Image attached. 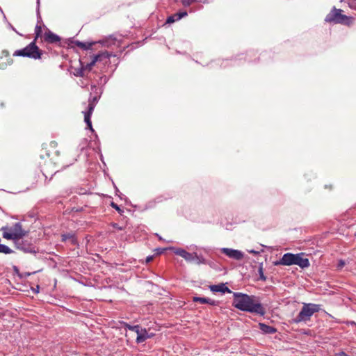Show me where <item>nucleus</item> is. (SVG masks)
<instances>
[{"label": "nucleus", "instance_id": "4468645a", "mask_svg": "<svg viewBox=\"0 0 356 356\" xmlns=\"http://www.w3.org/2000/svg\"><path fill=\"white\" fill-rule=\"evenodd\" d=\"M259 327L264 334H275L277 332L275 327L268 325L264 323H259Z\"/></svg>", "mask_w": 356, "mask_h": 356}, {"label": "nucleus", "instance_id": "f3484780", "mask_svg": "<svg viewBox=\"0 0 356 356\" xmlns=\"http://www.w3.org/2000/svg\"><path fill=\"white\" fill-rule=\"evenodd\" d=\"M95 43V42H83L77 41L76 45H77V47H79L83 49L88 50V49H91L92 45Z\"/></svg>", "mask_w": 356, "mask_h": 356}, {"label": "nucleus", "instance_id": "6e6552de", "mask_svg": "<svg viewBox=\"0 0 356 356\" xmlns=\"http://www.w3.org/2000/svg\"><path fill=\"white\" fill-rule=\"evenodd\" d=\"M16 248L26 253H35V248L32 244L27 243L26 241H24L22 238L18 239L14 242Z\"/></svg>", "mask_w": 356, "mask_h": 356}, {"label": "nucleus", "instance_id": "ea45409f", "mask_svg": "<svg viewBox=\"0 0 356 356\" xmlns=\"http://www.w3.org/2000/svg\"><path fill=\"white\" fill-rule=\"evenodd\" d=\"M159 240H162V238L161 236H159Z\"/></svg>", "mask_w": 356, "mask_h": 356}, {"label": "nucleus", "instance_id": "dca6fc26", "mask_svg": "<svg viewBox=\"0 0 356 356\" xmlns=\"http://www.w3.org/2000/svg\"><path fill=\"white\" fill-rule=\"evenodd\" d=\"M150 336L148 334L146 329H141L139 332L137 334L136 342L138 343H143Z\"/></svg>", "mask_w": 356, "mask_h": 356}, {"label": "nucleus", "instance_id": "cd10ccee", "mask_svg": "<svg viewBox=\"0 0 356 356\" xmlns=\"http://www.w3.org/2000/svg\"><path fill=\"white\" fill-rule=\"evenodd\" d=\"M346 263L343 260H339L337 264V269L341 270L345 266Z\"/></svg>", "mask_w": 356, "mask_h": 356}, {"label": "nucleus", "instance_id": "473e14b6", "mask_svg": "<svg viewBox=\"0 0 356 356\" xmlns=\"http://www.w3.org/2000/svg\"><path fill=\"white\" fill-rule=\"evenodd\" d=\"M112 226H113L114 228L118 229H119V230H122V229H123V228H122V227H120V226L118 225V224H117V223H113V224H112Z\"/></svg>", "mask_w": 356, "mask_h": 356}, {"label": "nucleus", "instance_id": "f03ea898", "mask_svg": "<svg viewBox=\"0 0 356 356\" xmlns=\"http://www.w3.org/2000/svg\"><path fill=\"white\" fill-rule=\"evenodd\" d=\"M275 265H297L301 268H306L309 266L310 263L307 258L303 257V253H285Z\"/></svg>", "mask_w": 356, "mask_h": 356}, {"label": "nucleus", "instance_id": "aec40b11", "mask_svg": "<svg viewBox=\"0 0 356 356\" xmlns=\"http://www.w3.org/2000/svg\"><path fill=\"white\" fill-rule=\"evenodd\" d=\"M177 16H178V13L171 15V16H169L168 18H167V20H166V22L168 23V24H171V23H173L176 21H178L180 19H178L177 18Z\"/></svg>", "mask_w": 356, "mask_h": 356}, {"label": "nucleus", "instance_id": "6ab92c4d", "mask_svg": "<svg viewBox=\"0 0 356 356\" xmlns=\"http://www.w3.org/2000/svg\"><path fill=\"white\" fill-rule=\"evenodd\" d=\"M177 16H178V13L171 15V16H169L168 18H167V20H166V22L168 23V24H171V23H173L176 21H178L180 19H178L177 18Z\"/></svg>", "mask_w": 356, "mask_h": 356}, {"label": "nucleus", "instance_id": "c9c22d12", "mask_svg": "<svg viewBox=\"0 0 356 356\" xmlns=\"http://www.w3.org/2000/svg\"><path fill=\"white\" fill-rule=\"evenodd\" d=\"M133 326L134 325H130L126 324V327L128 328L129 330H131V331L133 330Z\"/></svg>", "mask_w": 356, "mask_h": 356}, {"label": "nucleus", "instance_id": "412c9836", "mask_svg": "<svg viewBox=\"0 0 356 356\" xmlns=\"http://www.w3.org/2000/svg\"><path fill=\"white\" fill-rule=\"evenodd\" d=\"M177 16H178V13L171 15V16H169L168 18H167V20H166V22L168 23V24H171V23H173L176 21H178L180 19H178L177 18Z\"/></svg>", "mask_w": 356, "mask_h": 356}, {"label": "nucleus", "instance_id": "f704fd0d", "mask_svg": "<svg viewBox=\"0 0 356 356\" xmlns=\"http://www.w3.org/2000/svg\"><path fill=\"white\" fill-rule=\"evenodd\" d=\"M103 45L105 46V47H109V44H108V40H105V41H103Z\"/></svg>", "mask_w": 356, "mask_h": 356}, {"label": "nucleus", "instance_id": "0eeeda50", "mask_svg": "<svg viewBox=\"0 0 356 356\" xmlns=\"http://www.w3.org/2000/svg\"><path fill=\"white\" fill-rule=\"evenodd\" d=\"M1 229L10 231L14 237V242L18 239L22 238L24 236L26 235V232L22 229L20 222H16L13 227L10 228L2 227Z\"/></svg>", "mask_w": 356, "mask_h": 356}, {"label": "nucleus", "instance_id": "4be33fe9", "mask_svg": "<svg viewBox=\"0 0 356 356\" xmlns=\"http://www.w3.org/2000/svg\"><path fill=\"white\" fill-rule=\"evenodd\" d=\"M86 70H88V68H86V65L85 67H82L81 68L76 70V72H74V75L76 76H83L84 71Z\"/></svg>", "mask_w": 356, "mask_h": 356}, {"label": "nucleus", "instance_id": "7ed1b4c3", "mask_svg": "<svg viewBox=\"0 0 356 356\" xmlns=\"http://www.w3.org/2000/svg\"><path fill=\"white\" fill-rule=\"evenodd\" d=\"M321 305L314 303H305L297 316L293 319V322L299 323L301 322H307L310 321L311 317L314 313L319 312Z\"/></svg>", "mask_w": 356, "mask_h": 356}, {"label": "nucleus", "instance_id": "20e7f679", "mask_svg": "<svg viewBox=\"0 0 356 356\" xmlns=\"http://www.w3.org/2000/svg\"><path fill=\"white\" fill-rule=\"evenodd\" d=\"M42 54V50L35 44V40L31 42L26 47L15 51L13 53L14 56L28 57L33 59H40Z\"/></svg>", "mask_w": 356, "mask_h": 356}, {"label": "nucleus", "instance_id": "2f4dec72", "mask_svg": "<svg viewBox=\"0 0 356 356\" xmlns=\"http://www.w3.org/2000/svg\"><path fill=\"white\" fill-rule=\"evenodd\" d=\"M142 328L138 325H134L133 326V330L132 331L135 332L136 334H138L139 332V331L141 330Z\"/></svg>", "mask_w": 356, "mask_h": 356}, {"label": "nucleus", "instance_id": "ddd939ff", "mask_svg": "<svg viewBox=\"0 0 356 356\" xmlns=\"http://www.w3.org/2000/svg\"><path fill=\"white\" fill-rule=\"evenodd\" d=\"M175 253L181 257H183L185 260L188 261H193V254L194 253H190L187 251H186L184 249H177L175 251Z\"/></svg>", "mask_w": 356, "mask_h": 356}, {"label": "nucleus", "instance_id": "4c0bfd02", "mask_svg": "<svg viewBox=\"0 0 356 356\" xmlns=\"http://www.w3.org/2000/svg\"><path fill=\"white\" fill-rule=\"evenodd\" d=\"M11 26L12 30L15 31L17 33L19 34L13 26Z\"/></svg>", "mask_w": 356, "mask_h": 356}, {"label": "nucleus", "instance_id": "c85d7f7f", "mask_svg": "<svg viewBox=\"0 0 356 356\" xmlns=\"http://www.w3.org/2000/svg\"><path fill=\"white\" fill-rule=\"evenodd\" d=\"M187 15L188 13L186 11L179 12L177 18L181 19L182 17L187 16Z\"/></svg>", "mask_w": 356, "mask_h": 356}, {"label": "nucleus", "instance_id": "423d86ee", "mask_svg": "<svg viewBox=\"0 0 356 356\" xmlns=\"http://www.w3.org/2000/svg\"><path fill=\"white\" fill-rule=\"evenodd\" d=\"M341 9L334 8L327 15L325 20L327 22L344 23L348 17L341 14Z\"/></svg>", "mask_w": 356, "mask_h": 356}, {"label": "nucleus", "instance_id": "9d476101", "mask_svg": "<svg viewBox=\"0 0 356 356\" xmlns=\"http://www.w3.org/2000/svg\"><path fill=\"white\" fill-rule=\"evenodd\" d=\"M209 289L213 293H216V292H221L222 293H232V291L224 283H221L219 284L211 285L209 286Z\"/></svg>", "mask_w": 356, "mask_h": 356}, {"label": "nucleus", "instance_id": "5701e85b", "mask_svg": "<svg viewBox=\"0 0 356 356\" xmlns=\"http://www.w3.org/2000/svg\"><path fill=\"white\" fill-rule=\"evenodd\" d=\"M98 99H99V97L95 96V97H93L92 98H90L89 99V102H88V110H89L90 108V106H91V104L93 105L94 108L96 106V104L97 102H98Z\"/></svg>", "mask_w": 356, "mask_h": 356}, {"label": "nucleus", "instance_id": "7c9ffc66", "mask_svg": "<svg viewBox=\"0 0 356 356\" xmlns=\"http://www.w3.org/2000/svg\"><path fill=\"white\" fill-rule=\"evenodd\" d=\"M71 243V244L72 245H78V241L76 238V237L74 236V235L72 236V238H71L70 240H69Z\"/></svg>", "mask_w": 356, "mask_h": 356}, {"label": "nucleus", "instance_id": "a878e982", "mask_svg": "<svg viewBox=\"0 0 356 356\" xmlns=\"http://www.w3.org/2000/svg\"><path fill=\"white\" fill-rule=\"evenodd\" d=\"M74 234H70V233H67V234H62L61 237H62V241L63 242H65L67 241H69L71 238H72V236Z\"/></svg>", "mask_w": 356, "mask_h": 356}, {"label": "nucleus", "instance_id": "f257e3e1", "mask_svg": "<svg viewBox=\"0 0 356 356\" xmlns=\"http://www.w3.org/2000/svg\"><path fill=\"white\" fill-rule=\"evenodd\" d=\"M232 305L243 312L264 316L266 309L259 298L245 293L234 292Z\"/></svg>", "mask_w": 356, "mask_h": 356}, {"label": "nucleus", "instance_id": "c756f323", "mask_svg": "<svg viewBox=\"0 0 356 356\" xmlns=\"http://www.w3.org/2000/svg\"><path fill=\"white\" fill-rule=\"evenodd\" d=\"M111 206L113 209H116L119 213H122V211L120 209V208L119 207V206L117 204H115L114 202H111Z\"/></svg>", "mask_w": 356, "mask_h": 356}, {"label": "nucleus", "instance_id": "72a5a7b5", "mask_svg": "<svg viewBox=\"0 0 356 356\" xmlns=\"http://www.w3.org/2000/svg\"><path fill=\"white\" fill-rule=\"evenodd\" d=\"M153 259V256H148L146 258V263L150 262Z\"/></svg>", "mask_w": 356, "mask_h": 356}, {"label": "nucleus", "instance_id": "39448f33", "mask_svg": "<svg viewBox=\"0 0 356 356\" xmlns=\"http://www.w3.org/2000/svg\"><path fill=\"white\" fill-rule=\"evenodd\" d=\"M115 54L109 53L107 51H101L98 54L95 55L92 57V60L90 63L86 64V68H88V71H90L92 67L98 62H103L104 64H106L109 58L111 56H115Z\"/></svg>", "mask_w": 356, "mask_h": 356}, {"label": "nucleus", "instance_id": "b1692460", "mask_svg": "<svg viewBox=\"0 0 356 356\" xmlns=\"http://www.w3.org/2000/svg\"><path fill=\"white\" fill-rule=\"evenodd\" d=\"M3 237L4 238L14 241V237L10 231H8V230H3Z\"/></svg>", "mask_w": 356, "mask_h": 356}, {"label": "nucleus", "instance_id": "58836bf2", "mask_svg": "<svg viewBox=\"0 0 356 356\" xmlns=\"http://www.w3.org/2000/svg\"><path fill=\"white\" fill-rule=\"evenodd\" d=\"M183 4H184V5H189L190 2L183 1Z\"/></svg>", "mask_w": 356, "mask_h": 356}, {"label": "nucleus", "instance_id": "393cba45", "mask_svg": "<svg viewBox=\"0 0 356 356\" xmlns=\"http://www.w3.org/2000/svg\"><path fill=\"white\" fill-rule=\"evenodd\" d=\"M41 33H42V28L40 25L37 24L35 28V37L34 39L35 41L38 39V37H40L41 35Z\"/></svg>", "mask_w": 356, "mask_h": 356}, {"label": "nucleus", "instance_id": "1a4fd4ad", "mask_svg": "<svg viewBox=\"0 0 356 356\" xmlns=\"http://www.w3.org/2000/svg\"><path fill=\"white\" fill-rule=\"evenodd\" d=\"M220 251L228 257L236 260H241L244 256L241 251L232 248H223Z\"/></svg>", "mask_w": 356, "mask_h": 356}, {"label": "nucleus", "instance_id": "e433bc0d", "mask_svg": "<svg viewBox=\"0 0 356 356\" xmlns=\"http://www.w3.org/2000/svg\"><path fill=\"white\" fill-rule=\"evenodd\" d=\"M2 54H5L6 56H8V52L7 51H2Z\"/></svg>", "mask_w": 356, "mask_h": 356}, {"label": "nucleus", "instance_id": "9b49d317", "mask_svg": "<svg viewBox=\"0 0 356 356\" xmlns=\"http://www.w3.org/2000/svg\"><path fill=\"white\" fill-rule=\"evenodd\" d=\"M94 111V106L92 104L90 106L89 110H87L86 111H83L84 114V121L87 124V127L92 132H94V129L92 126V122L90 120L91 115Z\"/></svg>", "mask_w": 356, "mask_h": 356}, {"label": "nucleus", "instance_id": "2eb2a0df", "mask_svg": "<svg viewBox=\"0 0 356 356\" xmlns=\"http://www.w3.org/2000/svg\"><path fill=\"white\" fill-rule=\"evenodd\" d=\"M193 302H199L201 304H209L211 305H218V302L214 300H211L207 298H202V297H193Z\"/></svg>", "mask_w": 356, "mask_h": 356}, {"label": "nucleus", "instance_id": "f8f14e48", "mask_svg": "<svg viewBox=\"0 0 356 356\" xmlns=\"http://www.w3.org/2000/svg\"><path fill=\"white\" fill-rule=\"evenodd\" d=\"M44 40L48 43H56L60 40V38L58 35L54 33L53 32L48 31L44 34Z\"/></svg>", "mask_w": 356, "mask_h": 356}, {"label": "nucleus", "instance_id": "a211bd4d", "mask_svg": "<svg viewBox=\"0 0 356 356\" xmlns=\"http://www.w3.org/2000/svg\"><path fill=\"white\" fill-rule=\"evenodd\" d=\"M193 262H194L197 264H205L206 260L202 257H200L196 253H194Z\"/></svg>", "mask_w": 356, "mask_h": 356}, {"label": "nucleus", "instance_id": "bb28decb", "mask_svg": "<svg viewBox=\"0 0 356 356\" xmlns=\"http://www.w3.org/2000/svg\"><path fill=\"white\" fill-rule=\"evenodd\" d=\"M259 278H260V280H262V281H266V276L264 275L263 269H262V268H261H261H259Z\"/></svg>", "mask_w": 356, "mask_h": 356}]
</instances>
